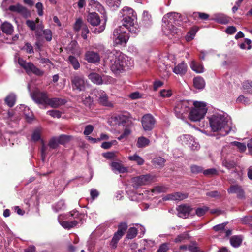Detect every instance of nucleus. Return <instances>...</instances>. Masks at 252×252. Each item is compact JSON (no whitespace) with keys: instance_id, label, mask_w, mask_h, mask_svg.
Returning <instances> with one entry per match:
<instances>
[{"instance_id":"44","label":"nucleus","mask_w":252,"mask_h":252,"mask_svg":"<svg viewBox=\"0 0 252 252\" xmlns=\"http://www.w3.org/2000/svg\"><path fill=\"white\" fill-rule=\"evenodd\" d=\"M137 234V229L135 227H130L127 232L126 238L128 239H132L136 236Z\"/></svg>"},{"instance_id":"58","label":"nucleus","mask_w":252,"mask_h":252,"mask_svg":"<svg viewBox=\"0 0 252 252\" xmlns=\"http://www.w3.org/2000/svg\"><path fill=\"white\" fill-rule=\"evenodd\" d=\"M83 25H84V24L82 23V20L80 18L77 19L74 25V30L76 32H78L80 29H81Z\"/></svg>"},{"instance_id":"64","label":"nucleus","mask_w":252,"mask_h":252,"mask_svg":"<svg viewBox=\"0 0 252 252\" xmlns=\"http://www.w3.org/2000/svg\"><path fill=\"white\" fill-rule=\"evenodd\" d=\"M233 144L237 147L241 152H244L246 150V145L243 143H241L237 141H234L233 142Z\"/></svg>"},{"instance_id":"9","label":"nucleus","mask_w":252,"mask_h":252,"mask_svg":"<svg viewBox=\"0 0 252 252\" xmlns=\"http://www.w3.org/2000/svg\"><path fill=\"white\" fill-rule=\"evenodd\" d=\"M18 63L25 70L28 74L32 73L37 76H41L44 74L43 71L37 68L32 63H27L20 58L18 59Z\"/></svg>"},{"instance_id":"42","label":"nucleus","mask_w":252,"mask_h":252,"mask_svg":"<svg viewBox=\"0 0 252 252\" xmlns=\"http://www.w3.org/2000/svg\"><path fill=\"white\" fill-rule=\"evenodd\" d=\"M239 47L242 49L250 50L252 48V41L250 39L245 38L244 41L239 44Z\"/></svg>"},{"instance_id":"34","label":"nucleus","mask_w":252,"mask_h":252,"mask_svg":"<svg viewBox=\"0 0 252 252\" xmlns=\"http://www.w3.org/2000/svg\"><path fill=\"white\" fill-rule=\"evenodd\" d=\"M42 132V128L41 127H38L35 128L32 135V140L34 142L40 140Z\"/></svg>"},{"instance_id":"57","label":"nucleus","mask_w":252,"mask_h":252,"mask_svg":"<svg viewBox=\"0 0 252 252\" xmlns=\"http://www.w3.org/2000/svg\"><path fill=\"white\" fill-rule=\"evenodd\" d=\"M44 36L48 41H50L52 39V33L50 30L46 29L43 31Z\"/></svg>"},{"instance_id":"12","label":"nucleus","mask_w":252,"mask_h":252,"mask_svg":"<svg viewBox=\"0 0 252 252\" xmlns=\"http://www.w3.org/2000/svg\"><path fill=\"white\" fill-rule=\"evenodd\" d=\"M94 94L98 102L101 105L107 107H112V103L109 101L107 94L102 90H95Z\"/></svg>"},{"instance_id":"46","label":"nucleus","mask_w":252,"mask_h":252,"mask_svg":"<svg viewBox=\"0 0 252 252\" xmlns=\"http://www.w3.org/2000/svg\"><path fill=\"white\" fill-rule=\"evenodd\" d=\"M209 210V208L206 206L197 208L195 210L197 216L201 217L203 216Z\"/></svg>"},{"instance_id":"21","label":"nucleus","mask_w":252,"mask_h":252,"mask_svg":"<svg viewBox=\"0 0 252 252\" xmlns=\"http://www.w3.org/2000/svg\"><path fill=\"white\" fill-rule=\"evenodd\" d=\"M212 20L221 24H227L229 23L231 18L222 13H217L214 15Z\"/></svg>"},{"instance_id":"3","label":"nucleus","mask_w":252,"mask_h":252,"mask_svg":"<svg viewBox=\"0 0 252 252\" xmlns=\"http://www.w3.org/2000/svg\"><path fill=\"white\" fill-rule=\"evenodd\" d=\"M119 16L122 18V26H125L127 30L135 34L139 32V27L137 21V15L133 9L129 7L125 6L119 13Z\"/></svg>"},{"instance_id":"53","label":"nucleus","mask_w":252,"mask_h":252,"mask_svg":"<svg viewBox=\"0 0 252 252\" xmlns=\"http://www.w3.org/2000/svg\"><path fill=\"white\" fill-rule=\"evenodd\" d=\"M188 238V234L187 233H183L177 236L175 239L174 242L175 243H180L184 241Z\"/></svg>"},{"instance_id":"33","label":"nucleus","mask_w":252,"mask_h":252,"mask_svg":"<svg viewBox=\"0 0 252 252\" xmlns=\"http://www.w3.org/2000/svg\"><path fill=\"white\" fill-rule=\"evenodd\" d=\"M1 29L2 32L7 34H11L13 31V27L12 24L7 22H4L1 25Z\"/></svg>"},{"instance_id":"16","label":"nucleus","mask_w":252,"mask_h":252,"mask_svg":"<svg viewBox=\"0 0 252 252\" xmlns=\"http://www.w3.org/2000/svg\"><path fill=\"white\" fill-rule=\"evenodd\" d=\"M163 23L162 25V31L166 36L171 38L177 33L178 29L173 24H169L168 22L166 21L163 22Z\"/></svg>"},{"instance_id":"26","label":"nucleus","mask_w":252,"mask_h":252,"mask_svg":"<svg viewBox=\"0 0 252 252\" xmlns=\"http://www.w3.org/2000/svg\"><path fill=\"white\" fill-rule=\"evenodd\" d=\"M187 70V65L184 62H182L175 65L173 69V72L174 73L180 75H184L186 73Z\"/></svg>"},{"instance_id":"51","label":"nucleus","mask_w":252,"mask_h":252,"mask_svg":"<svg viewBox=\"0 0 252 252\" xmlns=\"http://www.w3.org/2000/svg\"><path fill=\"white\" fill-rule=\"evenodd\" d=\"M47 114L53 118H60L61 117L62 112L57 110H48Z\"/></svg>"},{"instance_id":"54","label":"nucleus","mask_w":252,"mask_h":252,"mask_svg":"<svg viewBox=\"0 0 252 252\" xmlns=\"http://www.w3.org/2000/svg\"><path fill=\"white\" fill-rule=\"evenodd\" d=\"M242 187L238 185H232L228 189L227 191L229 193H237Z\"/></svg>"},{"instance_id":"24","label":"nucleus","mask_w":252,"mask_h":252,"mask_svg":"<svg viewBox=\"0 0 252 252\" xmlns=\"http://www.w3.org/2000/svg\"><path fill=\"white\" fill-rule=\"evenodd\" d=\"M112 171L115 173H125L127 172V168L118 162H113L111 164Z\"/></svg>"},{"instance_id":"38","label":"nucleus","mask_w":252,"mask_h":252,"mask_svg":"<svg viewBox=\"0 0 252 252\" xmlns=\"http://www.w3.org/2000/svg\"><path fill=\"white\" fill-rule=\"evenodd\" d=\"M128 159L130 161L135 162L138 165H141L144 164V160L137 154L130 156L128 157Z\"/></svg>"},{"instance_id":"52","label":"nucleus","mask_w":252,"mask_h":252,"mask_svg":"<svg viewBox=\"0 0 252 252\" xmlns=\"http://www.w3.org/2000/svg\"><path fill=\"white\" fill-rule=\"evenodd\" d=\"M167 190V188L164 186H156L153 189L152 192L157 194L165 192Z\"/></svg>"},{"instance_id":"25","label":"nucleus","mask_w":252,"mask_h":252,"mask_svg":"<svg viewBox=\"0 0 252 252\" xmlns=\"http://www.w3.org/2000/svg\"><path fill=\"white\" fill-rule=\"evenodd\" d=\"M66 102V100L64 99L55 97L49 98L47 105H49L52 108H56L65 104Z\"/></svg>"},{"instance_id":"31","label":"nucleus","mask_w":252,"mask_h":252,"mask_svg":"<svg viewBox=\"0 0 252 252\" xmlns=\"http://www.w3.org/2000/svg\"><path fill=\"white\" fill-rule=\"evenodd\" d=\"M106 5L112 10L117 9L121 4V0H104Z\"/></svg>"},{"instance_id":"41","label":"nucleus","mask_w":252,"mask_h":252,"mask_svg":"<svg viewBox=\"0 0 252 252\" xmlns=\"http://www.w3.org/2000/svg\"><path fill=\"white\" fill-rule=\"evenodd\" d=\"M65 207L64 201L63 200H60L53 206V209L55 212L63 210Z\"/></svg>"},{"instance_id":"27","label":"nucleus","mask_w":252,"mask_h":252,"mask_svg":"<svg viewBox=\"0 0 252 252\" xmlns=\"http://www.w3.org/2000/svg\"><path fill=\"white\" fill-rule=\"evenodd\" d=\"M142 24L146 27H149L152 24V17L147 11H144L142 14Z\"/></svg>"},{"instance_id":"61","label":"nucleus","mask_w":252,"mask_h":252,"mask_svg":"<svg viewBox=\"0 0 252 252\" xmlns=\"http://www.w3.org/2000/svg\"><path fill=\"white\" fill-rule=\"evenodd\" d=\"M170 248V244L164 243L162 244L156 252H166Z\"/></svg>"},{"instance_id":"35","label":"nucleus","mask_w":252,"mask_h":252,"mask_svg":"<svg viewBox=\"0 0 252 252\" xmlns=\"http://www.w3.org/2000/svg\"><path fill=\"white\" fill-rule=\"evenodd\" d=\"M230 242L233 247H238L242 242V237L240 235L233 236L230 238Z\"/></svg>"},{"instance_id":"32","label":"nucleus","mask_w":252,"mask_h":252,"mask_svg":"<svg viewBox=\"0 0 252 252\" xmlns=\"http://www.w3.org/2000/svg\"><path fill=\"white\" fill-rule=\"evenodd\" d=\"M114 120L119 125L125 126L128 121V117L123 114H118L114 117Z\"/></svg>"},{"instance_id":"62","label":"nucleus","mask_w":252,"mask_h":252,"mask_svg":"<svg viewBox=\"0 0 252 252\" xmlns=\"http://www.w3.org/2000/svg\"><path fill=\"white\" fill-rule=\"evenodd\" d=\"M223 165L228 169H231L235 167V163L233 161H223Z\"/></svg>"},{"instance_id":"50","label":"nucleus","mask_w":252,"mask_h":252,"mask_svg":"<svg viewBox=\"0 0 252 252\" xmlns=\"http://www.w3.org/2000/svg\"><path fill=\"white\" fill-rule=\"evenodd\" d=\"M192 16L194 19L199 18L202 20H207L209 18L208 14L202 12H194Z\"/></svg>"},{"instance_id":"37","label":"nucleus","mask_w":252,"mask_h":252,"mask_svg":"<svg viewBox=\"0 0 252 252\" xmlns=\"http://www.w3.org/2000/svg\"><path fill=\"white\" fill-rule=\"evenodd\" d=\"M68 62L75 70H77L80 68V65L78 59L73 56L68 57Z\"/></svg>"},{"instance_id":"5","label":"nucleus","mask_w":252,"mask_h":252,"mask_svg":"<svg viewBox=\"0 0 252 252\" xmlns=\"http://www.w3.org/2000/svg\"><path fill=\"white\" fill-rule=\"evenodd\" d=\"M126 30H127V28L123 26H120L114 30L111 38L115 46L126 44L129 38Z\"/></svg>"},{"instance_id":"59","label":"nucleus","mask_w":252,"mask_h":252,"mask_svg":"<svg viewBox=\"0 0 252 252\" xmlns=\"http://www.w3.org/2000/svg\"><path fill=\"white\" fill-rule=\"evenodd\" d=\"M205 176H213L217 174V171L215 168H210L203 171Z\"/></svg>"},{"instance_id":"17","label":"nucleus","mask_w":252,"mask_h":252,"mask_svg":"<svg viewBox=\"0 0 252 252\" xmlns=\"http://www.w3.org/2000/svg\"><path fill=\"white\" fill-rule=\"evenodd\" d=\"M8 9L11 12H16L21 14L25 18H28L31 15V13L28 9L19 3L10 5Z\"/></svg>"},{"instance_id":"28","label":"nucleus","mask_w":252,"mask_h":252,"mask_svg":"<svg viewBox=\"0 0 252 252\" xmlns=\"http://www.w3.org/2000/svg\"><path fill=\"white\" fill-rule=\"evenodd\" d=\"M190 66L192 70L197 73H203L204 71L202 63H197L194 60L191 62Z\"/></svg>"},{"instance_id":"7","label":"nucleus","mask_w":252,"mask_h":252,"mask_svg":"<svg viewBox=\"0 0 252 252\" xmlns=\"http://www.w3.org/2000/svg\"><path fill=\"white\" fill-rule=\"evenodd\" d=\"M70 81L72 90L76 93L84 92L87 87V81L82 74H73L70 77Z\"/></svg>"},{"instance_id":"30","label":"nucleus","mask_w":252,"mask_h":252,"mask_svg":"<svg viewBox=\"0 0 252 252\" xmlns=\"http://www.w3.org/2000/svg\"><path fill=\"white\" fill-rule=\"evenodd\" d=\"M88 77L89 79L91 80V81L94 84L96 85L102 84V76H101L99 74L93 72L89 75Z\"/></svg>"},{"instance_id":"60","label":"nucleus","mask_w":252,"mask_h":252,"mask_svg":"<svg viewBox=\"0 0 252 252\" xmlns=\"http://www.w3.org/2000/svg\"><path fill=\"white\" fill-rule=\"evenodd\" d=\"M160 94L162 97H169L172 95V93L171 90L163 89L160 91Z\"/></svg>"},{"instance_id":"48","label":"nucleus","mask_w":252,"mask_h":252,"mask_svg":"<svg viewBox=\"0 0 252 252\" xmlns=\"http://www.w3.org/2000/svg\"><path fill=\"white\" fill-rule=\"evenodd\" d=\"M59 141V144L63 145L68 142L70 139V136L66 135H61L57 137Z\"/></svg>"},{"instance_id":"1","label":"nucleus","mask_w":252,"mask_h":252,"mask_svg":"<svg viewBox=\"0 0 252 252\" xmlns=\"http://www.w3.org/2000/svg\"><path fill=\"white\" fill-rule=\"evenodd\" d=\"M104 62L116 75H119L125 72L133 65V61L131 58L121 52L116 50L108 53Z\"/></svg>"},{"instance_id":"63","label":"nucleus","mask_w":252,"mask_h":252,"mask_svg":"<svg viewBox=\"0 0 252 252\" xmlns=\"http://www.w3.org/2000/svg\"><path fill=\"white\" fill-rule=\"evenodd\" d=\"M190 170L192 173L198 174L203 172V169L201 166L193 165L190 167Z\"/></svg>"},{"instance_id":"10","label":"nucleus","mask_w":252,"mask_h":252,"mask_svg":"<svg viewBox=\"0 0 252 252\" xmlns=\"http://www.w3.org/2000/svg\"><path fill=\"white\" fill-rule=\"evenodd\" d=\"M69 216L73 218L74 220L69 221H60L59 220L60 216L59 217V221L60 224L64 228L69 229L76 225H77L81 221L82 215L79 214L77 211H73L70 212Z\"/></svg>"},{"instance_id":"36","label":"nucleus","mask_w":252,"mask_h":252,"mask_svg":"<svg viewBox=\"0 0 252 252\" xmlns=\"http://www.w3.org/2000/svg\"><path fill=\"white\" fill-rule=\"evenodd\" d=\"M150 142V140L148 138L144 136H141L137 139V146L138 148H143L149 145Z\"/></svg>"},{"instance_id":"22","label":"nucleus","mask_w":252,"mask_h":252,"mask_svg":"<svg viewBox=\"0 0 252 252\" xmlns=\"http://www.w3.org/2000/svg\"><path fill=\"white\" fill-rule=\"evenodd\" d=\"M178 215L179 217L186 218L191 211V208L186 205H181L177 208Z\"/></svg>"},{"instance_id":"14","label":"nucleus","mask_w":252,"mask_h":252,"mask_svg":"<svg viewBox=\"0 0 252 252\" xmlns=\"http://www.w3.org/2000/svg\"><path fill=\"white\" fill-rule=\"evenodd\" d=\"M186 17L182 16L180 13L170 12L165 15L162 18V22H168L169 24H179V22L185 21Z\"/></svg>"},{"instance_id":"19","label":"nucleus","mask_w":252,"mask_h":252,"mask_svg":"<svg viewBox=\"0 0 252 252\" xmlns=\"http://www.w3.org/2000/svg\"><path fill=\"white\" fill-rule=\"evenodd\" d=\"M188 197V194L186 193H181L180 192H175L171 194H169L164 196L163 199L166 200H174V201H181Z\"/></svg>"},{"instance_id":"55","label":"nucleus","mask_w":252,"mask_h":252,"mask_svg":"<svg viewBox=\"0 0 252 252\" xmlns=\"http://www.w3.org/2000/svg\"><path fill=\"white\" fill-rule=\"evenodd\" d=\"M102 84H109L114 82V79L112 77L107 75H103L102 76Z\"/></svg>"},{"instance_id":"4","label":"nucleus","mask_w":252,"mask_h":252,"mask_svg":"<svg viewBox=\"0 0 252 252\" xmlns=\"http://www.w3.org/2000/svg\"><path fill=\"white\" fill-rule=\"evenodd\" d=\"M88 6L89 10H94L98 11L102 15L104 20V23L98 28H96L93 32L98 34L102 32L105 28V24L107 20V16L104 6L98 1L95 0H89Z\"/></svg>"},{"instance_id":"23","label":"nucleus","mask_w":252,"mask_h":252,"mask_svg":"<svg viewBox=\"0 0 252 252\" xmlns=\"http://www.w3.org/2000/svg\"><path fill=\"white\" fill-rule=\"evenodd\" d=\"M87 20L94 27L98 26L100 23V19L98 14L94 12L88 14Z\"/></svg>"},{"instance_id":"49","label":"nucleus","mask_w":252,"mask_h":252,"mask_svg":"<svg viewBox=\"0 0 252 252\" xmlns=\"http://www.w3.org/2000/svg\"><path fill=\"white\" fill-rule=\"evenodd\" d=\"M127 229V224L126 222H121L118 225V229L117 231L118 232L122 234V235H124L126 229Z\"/></svg>"},{"instance_id":"6","label":"nucleus","mask_w":252,"mask_h":252,"mask_svg":"<svg viewBox=\"0 0 252 252\" xmlns=\"http://www.w3.org/2000/svg\"><path fill=\"white\" fill-rule=\"evenodd\" d=\"M194 108L190 111L189 118L192 121H200L207 113L206 105L204 102L198 101L192 102Z\"/></svg>"},{"instance_id":"8","label":"nucleus","mask_w":252,"mask_h":252,"mask_svg":"<svg viewBox=\"0 0 252 252\" xmlns=\"http://www.w3.org/2000/svg\"><path fill=\"white\" fill-rule=\"evenodd\" d=\"M192 106V102L190 100H183L177 101L174 107V113L176 116L183 119L184 114H187Z\"/></svg>"},{"instance_id":"11","label":"nucleus","mask_w":252,"mask_h":252,"mask_svg":"<svg viewBox=\"0 0 252 252\" xmlns=\"http://www.w3.org/2000/svg\"><path fill=\"white\" fill-rule=\"evenodd\" d=\"M178 140L182 145L188 146L192 150H198L199 148V144L195 141L194 138L190 135H182L178 138Z\"/></svg>"},{"instance_id":"56","label":"nucleus","mask_w":252,"mask_h":252,"mask_svg":"<svg viewBox=\"0 0 252 252\" xmlns=\"http://www.w3.org/2000/svg\"><path fill=\"white\" fill-rule=\"evenodd\" d=\"M152 162L154 164L158 165L159 166H162L164 164L165 159L161 157H157L153 159Z\"/></svg>"},{"instance_id":"43","label":"nucleus","mask_w":252,"mask_h":252,"mask_svg":"<svg viewBox=\"0 0 252 252\" xmlns=\"http://www.w3.org/2000/svg\"><path fill=\"white\" fill-rule=\"evenodd\" d=\"M242 86L245 92L248 93H252V81H246L243 82Z\"/></svg>"},{"instance_id":"15","label":"nucleus","mask_w":252,"mask_h":252,"mask_svg":"<svg viewBox=\"0 0 252 252\" xmlns=\"http://www.w3.org/2000/svg\"><path fill=\"white\" fill-rule=\"evenodd\" d=\"M151 180L149 175H142L133 178L131 179V182L134 188H138L140 186L149 184Z\"/></svg>"},{"instance_id":"39","label":"nucleus","mask_w":252,"mask_h":252,"mask_svg":"<svg viewBox=\"0 0 252 252\" xmlns=\"http://www.w3.org/2000/svg\"><path fill=\"white\" fill-rule=\"evenodd\" d=\"M16 95L14 94H9L5 99V102L10 107H12L15 104Z\"/></svg>"},{"instance_id":"13","label":"nucleus","mask_w":252,"mask_h":252,"mask_svg":"<svg viewBox=\"0 0 252 252\" xmlns=\"http://www.w3.org/2000/svg\"><path fill=\"white\" fill-rule=\"evenodd\" d=\"M156 120L150 114H145L141 119V124L144 131L152 130L155 126Z\"/></svg>"},{"instance_id":"47","label":"nucleus","mask_w":252,"mask_h":252,"mask_svg":"<svg viewBox=\"0 0 252 252\" xmlns=\"http://www.w3.org/2000/svg\"><path fill=\"white\" fill-rule=\"evenodd\" d=\"M59 141L57 137H52L49 141L48 146L52 149H56L59 146Z\"/></svg>"},{"instance_id":"18","label":"nucleus","mask_w":252,"mask_h":252,"mask_svg":"<svg viewBox=\"0 0 252 252\" xmlns=\"http://www.w3.org/2000/svg\"><path fill=\"white\" fill-rule=\"evenodd\" d=\"M32 97L36 103L43 105L47 104L49 98L46 93L41 92L33 94Z\"/></svg>"},{"instance_id":"40","label":"nucleus","mask_w":252,"mask_h":252,"mask_svg":"<svg viewBox=\"0 0 252 252\" xmlns=\"http://www.w3.org/2000/svg\"><path fill=\"white\" fill-rule=\"evenodd\" d=\"M141 244L146 250H149L155 245L154 240L146 239L142 240L141 241Z\"/></svg>"},{"instance_id":"2","label":"nucleus","mask_w":252,"mask_h":252,"mask_svg":"<svg viewBox=\"0 0 252 252\" xmlns=\"http://www.w3.org/2000/svg\"><path fill=\"white\" fill-rule=\"evenodd\" d=\"M229 119L228 115L223 112L214 114L209 118L211 130L214 132L220 131L222 136L226 135L230 130L228 125Z\"/></svg>"},{"instance_id":"45","label":"nucleus","mask_w":252,"mask_h":252,"mask_svg":"<svg viewBox=\"0 0 252 252\" xmlns=\"http://www.w3.org/2000/svg\"><path fill=\"white\" fill-rule=\"evenodd\" d=\"M82 101L83 103L87 107L90 108L93 104V98L90 96H85L83 98V95L82 96Z\"/></svg>"},{"instance_id":"29","label":"nucleus","mask_w":252,"mask_h":252,"mask_svg":"<svg viewBox=\"0 0 252 252\" xmlns=\"http://www.w3.org/2000/svg\"><path fill=\"white\" fill-rule=\"evenodd\" d=\"M193 86L197 89L202 90L205 86L204 79L200 76L195 77L193 79Z\"/></svg>"},{"instance_id":"20","label":"nucleus","mask_w":252,"mask_h":252,"mask_svg":"<svg viewBox=\"0 0 252 252\" xmlns=\"http://www.w3.org/2000/svg\"><path fill=\"white\" fill-rule=\"evenodd\" d=\"M85 59L89 63H95L99 62L100 57L98 53L89 51L85 54Z\"/></svg>"}]
</instances>
